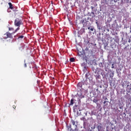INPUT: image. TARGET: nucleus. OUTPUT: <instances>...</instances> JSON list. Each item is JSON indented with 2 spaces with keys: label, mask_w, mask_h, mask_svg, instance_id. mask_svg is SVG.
Returning a JSON list of instances; mask_svg holds the SVG:
<instances>
[{
  "label": "nucleus",
  "mask_w": 131,
  "mask_h": 131,
  "mask_svg": "<svg viewBox=\"0 0 131 131\" xmlns=\"http://www.w3.org/2000/svg\"><path fill=\"white\" fill-rule=\"evenodd\" d=\"M21 25H23L22 19L16 18L14 20V26L17 28L14 32H13V33H16L17 31L20 30V26H21Z\"/></svg>",
  "instance_id": "1"
},
{
  "label": "nucleus",
  "mask_w": 131,
  "mask_h": 131,
  "mask_svg": "<svg viewBox=\"0 0 131 131\" xmlns=\"http://www.w3.org/2000/svg\"><path fill=\"white\" fill-rule=\"evenodd\" d=\"M15 33H13V32L12 33H10L9 32H7L6 33V34H5L4 35V38H5V39H7V38H11V37H13L12 35V34H14Z\"/></svg>",
  "instance_id": "2"
},
{
  "label": "nucleus",
  "mask_w": 131,
  "mask_h": 131,
  "mask_svg": "<svg viewBox=\"0 0 131 131\" xmlns=\"http://www.w3.org/2000/svg\"><path fill=\"white\" fill-rule=\"evenodd\" d=\"M88 14L89 16H90V17H92L91 19H93V18H95V17H96V15H95L94 12H91V13L89 12Z\"/></svg>",
  "instance_id": "3"
},
{
  "label": "nucleus",
  "mask_w": 131,
  "mask_h": 131,
  "mask_svg": "<svg viewBox=\"0 0 131 131\" xmlns=\"http://www.w3.org/2000/svg\"><path fill=\"white\" fill-rule=\"evenodd\" d=\"M8 5L9 6V9H10L11 10H14V6H13V4L11 3V2L8 3Z\"/></svg>",
  "instance_id": "4"
},
{
  "label": "nucleus",
  "mask_w": 131,
  "mask_h": 131,
  "mask_svg": "<svg viewBox=\"0 0 131 131\" xmlns=\"http://www.w3.org/2000/svg\"><path fill=\"white\" fill-rule=\"evenodd\" d=\"M77 88H78L79 89L82 88V82H79L77 84Z\"/></svg>",
  "instance_id": "5"
},
{
  "label": "nucleus",
  "mask_w": 131,
  "mask_h": 131,
  "mask_svg": "<svg viewBox=\"0 0 131 131\" xmlns=\"http://www.w3.org/2000/svg\"><path fill=\"white\" fill-rule=\"evenodd\" d=\"M77 107H78V105H75L73 107V111L74 112H76L77 111Z\"/></svg>",
  "instance_id": "6"
},
{
  "label": "nucleus",
  "mask_w": 131,
  "mask_h": 131,
  "mask_svg": "<svg viewBox=\"0 0 131 131\" xmlns=\"http://www.w3.org/2000/svg\"><path fill=\"white\" fill-rule=\"evenodd\" d=\"M71 122H72L73 125H75V128L77 127V125L76 124V122H75L74 120H72Z\"/></svg>",
  "instance_id": "7"
},
{
  "label": "nucleus",
  "mask_w": 131,
  "mask_h": 131,
  "mask_svg": "<svg viewBox=\"0 0 131 131\" xmlns=\"http://www.w3.org/2000/svg\"><path fill=\"white\" fill-rule=\"evenodd\" d=\"M73 104H74V99H72L71 100V102L69 104V106H72V105H73Z\"/></svg>",
  "instance_id": "8"
},
{
  "label": "nucleus",
  "mask_w": 131,
  "mask_h": 131,
  "mask_svg": "<svg viewBox=\"0 0 131 131\" xmlns=\"http://www.w3.org/2000/svg\"><path fill=\"white\" fill-rule=\"evenodd\" d=\"M97 129H98V131H101V129H102V126L101 125H98Z\"/></svg>",
  "instance_id": "9"
},
{
  "label": "nucleus",
  "mask_w": 131,
  "mask_h": 131,
  "mask_svg": "<svg viewBox=\"0 0 131 131\" xmlns=\"http://www.w3.org/2000/svg\"><path fill=\"white\" fill-rule=\"evenodd\" d=\"M88 29L91 30V31H94V27H89Z\"/></svg>",
  "instance_id": "10"
},
{
  "label": "nucleus",
  "mask_w": 131,
  "mask_h": 131,
  "mask_svg": "<svg viewBox=\"0 0 131 131\" xmlns=\"http://www.w3.org/2000/svg\"><path fill=\"white\" fill-rule=\"evenodd\" d=\"M70 62H74L75 61V58L74 57H72L70 59Z\"/></svg>",
  "instance_id": "11"
},
{
  "label": "nucleus",
  "mask_w": 131,
  "mask_h": 131,
  "mask_svg": "<svg viewBox=\"0 0 131 131\" xmlns=\"http://www.w3.org/2000/svg\"><path fill=\"white\" fill-rule=\"evenodd\" d=\"M93 102L94 103H98V99L97 98H95L94 99H93Z\"/></svg>",
  "instance_id": "12"
},
{
  "label": "nucleus",
  "mask_w": 131,
  "mask_h": 131,
  "mask_svg": "<svg viewBox=\"0 0 131 131\" xmlns=\"http://www.w3.org/2000/svg\"><path fill=\"white\" fill-rule=\"evenodd\" d=\"M9 31H14V28H9Z\"/></svg>",
  "instance_id": "13"
},
{
  "label": "nucleus",
  "mask_w": 131,
  "mask_h": 131,
  "mask_svg": "<svg viewBox=\"0 0 131 131\" xmlns=\"http://www.w3.org/2000/svg\"><path fill=\"white\" fill-rule=\"evenodd\" d=\"M24 38V36L21 35V36H18V39H20V38Z\"/></svg>",
  "instance_id": "14"
},
{
  "label": "nucleus",
  "mask_w": 131,
  "mask_h": 131,
  "mask_svg": "<svg viewBox=\"0 0 131 131\" xmlns=\"http://www.w3.org/2000/svg\"><path fill=\"white\" fill-rule=\"evenodd\" d=\"M85 77L86 78H88V77H89V73H86L85 74Z\"/></svg>",
  "instance_id": "15"
},
{
  "label": "nucleus",
  "mask_w": 131,
  "mask_h": 131,
  "mask_svg": "<svg viewBox=\"0 0 131 131\" xmlns=\"http://www.w3.org/2000/svg\"><path fill=\"white\" fill-rule=\"evenodd\" d=\"M88 45H89L90 46H93V43H91L90 42H88Z\"/></svg>",
  "instance_id": "16"
},
{
  "label": "nucleus",
  "mask_w": 131,
  "mask_h": 131,
  "mask_svg": "<svg viewBox=\"0 0 131 131\" xmlns=\"http://www.w3.org/2000/svg\"><path fill=\"white\" fill-rule=\"evenodd\" d=\"M112 68L113 69H114V64H112Z\"/></svg>",
  "instance_id": "17"
},
{
  "label": "nucleus",
  "mask_w": 131,
  "mask_h": 131,
  "mask_svg": "<svg viewBox=\"0 0 131 131\" xmlns=\"http://www.w3.org/2000/svg\"><path fill=\"white\" fill-rule=\"evenodd\" d=\"M74 131H78V129H77V127H75Z\"/></svg>",
  "instance_id": "18"
},
{
  "label": "nucleus",
  "mask_w": 131,
  "mask_h": 131,
  "mask_svg": "<svg viewBox=\"0 0 131 131\" xmlns=\"http://www.w3.org/2000/svg\"><path fill=\"white\" fill-rule=\"evenodd\" d=\"M24 67H25V68H26V67H27V64L26 63L24 64Z\"/></svg>",
  "instance_id": "19"
},
{
  "label": "nucleus",
  "mask_w": 131,
  "mask_h": 131,
  "mask_svg": "<svg viewBox=\"0 0 131 131\" xmlns=\"http://www.w3.org/2000/svg\"><path fill=\"white\" fill-rule=\"evenodd\" d=\"M80 98H84V96L81 95H80Z\"/></svg>",
  "instance_id": "20"
},
{
  "label": "nucleus",
  "mask_w": 131,
  "mask_h": 131,
  "mask_svg": "<svg viewBox=\"0 0 131 131\" xmlns=\"http://www.w3.org/2000/svg\"><path fill=\"white\" fill-rule=\"evenodd\" d=\"M13 108L14 109H16V106L13 105Z\"/></svg>",
  "instance_id": "21"
},
{
  "label": "nucleus",
  "mask_w": 131,
  "mask_h": 131,
  "mask_svg": "<svg viewBox=\"0 0 131 131\" xmlns=\"http://www.w3.org/2000/svg\"><path fill=\"white\" fill-rule=\"evenodd\" d=\"M106 103V101H104L103 104H105Z\"/></svg>",
  "instance_id": "22"
},
{
  "label": "nucleus",
  "mask_w": 131,
  "mask_h": 131,
  "mask_svg": "<svg viewBox=\"0 0 131 131\" xmlns=\"http://www.w3.org/2000/svg\"><path fill=\"white\" fill-rule=\"evenodd\" d=\"M106 46H104V49H106Z\"/></svg>",
  "instance_id": "23"
},
{
  "label": "nucleus",
  "mask_w": 131,
  "mask_h": 131,
  "mask_svg": "<svg viewBox=\"0 0 131 131\" xmlns=\"http://www.w3.org/2000/svg\"><path fill=\"white\" fill-rule=\"evenodd\" d=\"M96 2H99V0H95Z\"/></svg>",
  "instance_id": "24"
},
{
  "label": "nucleus",
  "mask_w": 131,
  "mask_h": 131,
  "mask_svg": "<svg viewBox=\"0 0 131 131\" xmlns=\"http://www.w3.org/2000/svg\"><path fill=\"white\" fill-rule=\"evenodd\" d=\"M79 111H81V110L79 108Z\"/></svg>",
  "instance_id": "25"
},
{
  "label": "nucleus",
  "mask_w": 131,
  "mask_h": 131,
  "mask_svg": "<svg viewBox=\"0 0 131 131\" xmlns=\"http://www.w3.org/2000/svg\"><path fill=\"white\" fill-rule=\"evenodd\" d=\"M94 46H97V44H94Z\"/></svg>",
  "instance_id": "26"
},
{
  "label": "nucleus",
  "mask_w": 131,
  "mask_h": 131,
  "mask_svg": "<svg viewBox=\"0 0 131 131\" xmlns=\"http://www.w3.org/2000/svg\"><path fill=\"white\" fill-rule=\"evenodd\" d=\"M96 24H98V22H96Z\"/></svg>",
  "instance_id": "27"
},
{
  "label": "nucleus",
  "mask_w": 131,
  "mask_h": 131,
  "mask_svg": "<svg viewBox=\"0 0 131 131\" xmlns=\"http://www.w3.org/2000/svg\"><path fill=\"white\" fill-rule=\"evenodd\" d=\"M128 42H130V41L129 40V41H128Z\"/></svg>",
  "instance_id": "28"
},
{
  "label": "nucleus",
  "mask_w": 131,
  "mask_h": 131,
  "mask_svg": "<svg viewBox=\"0 0 131 131\" xmlns=\"http://www.w3.org/2000/svg\"><path fill=\"white\" fill-rule=\"evenodd\" d=\"M92 9H93V7H92Z\"/></svg>",
  "instance_id": "29"
},
{
  "label": "nucleus",
  "mask_w": 131,
  "mask_h": 131,
  "mask_svg": "<svg viewBox=\"0 0 131 131\" xmlns=\"http://www.w3.org/2000/svg\"><path fill=\"white\" fill-rule=\"evenodd\" d=\"M76 124H77V122H76Z\"/></svg>",
  "instance_id": "30"
}]
</instances>
